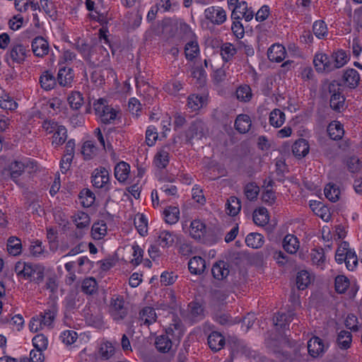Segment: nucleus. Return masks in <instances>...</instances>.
<instances>
[{"label": "nucleus", "instance_id": "f257e3e1", "mask_svg": "<svg viewBox=\"0 0 362 362\" xmlns=\"http://www.w3.org/2000/svg\"><path fill=\"white\" fill-rule=\"evenodd\" d=\"M184 327L181 321L174 319L168 328L165 333L156 338L155 346L160 353H168L171 351L173 344H178L184 334Z\"/></svg>", "mask_w": 362, "mask_h": 362}, {"label": "nucleus", "instance_id": "f03ea898", "mask_svg": "<svg viewBox=\"0 0 362 362\" xmlns=\"http://www.w3.org/2000/svg\"><path fill=\"white\" fill-rule=\"evenodd\" d=\"M335 260L338 264L344 262L347 269L354 271L358 264V258L354 250L349 248L348 242H343L336 251Z\"/></svg>", "mask_w": 362, "mask_h": 362}, {"label": "nucleus", "instance_id": "7ed1b4c3", "mask_svg": "<svg viewBox=\"0 0 362 362\" xmlns=\"http://www.w3.org/2000/svg\"><path fill=\"white\" fill-rule=\"evenodd\" d=\"M327 90L330 94V107L337 112L344 110L346 109L345 97L342 95L341 84L337 81H332L329 83Z\"/></svg>", "mask_w": 362, "mask_h": 362}, {"label": "nucleus", "instance_id": "20e7f679", "mask_svg": "<svg viewBox=\"0 0 362 362\" xmlns=\"http://www.w3.org/2000/svg\"><path fill=\"white\" fill-rule=\"evenodd\" d=\"M30 50L27 47L21 43L14 44L5 55V59L8 64H22L25 62Z\"/></svg>", "mask_w": 362, "mask_h": 362}, {"label": "nucleus", "instance_id": "39448f33", "mask_svg": "<svg viewBox=\"0 0 362 362\" xmlns=\"http://www.w3.org/2000/svg\"><path fill=\"white\" fill-rule=\"evenodd\" d=\"M91 182L94 187L101 189L103 192L111 189L110 174L105 168L100 167L93 170L91 176Z\"/></svg>", "mask_w": 362, "mask_h": 362}, {"label": "nucleus", "instance_id": "423d86ee", "mask_svg": "<svg viewBox=\"0 0 362 362\" xmlns=\"http://www.w3.org/2000/svg\"><path fill=\"white\" fill-rule=\"evenodd\" d=\"M36 168V163L27 158L20 161L15 160L9 165L11 177L13 181H16L25 170L28 169V172L30 173L35 170Z\"/></svg>", "mask_w": 362, "mask_h": 362}, {"label": "nucleus", "instance_id": "0eeeda50", "mask_svg": "<svg viewBox=\"0 0 362 362\" xmlns=\"http://www.w3.org/2000/svg\"><path fill=\"white\" fill-rule=\"evenodd\" d=\"M110 313L116 322L123 320L128 313V308L125 305L123 297L117 296L112 298L110 305Z\"/></svg>", "mask_w": 362, "mask_h": 362}, {"label": "nucleus", "instance_id": "6e6552de", "mask_svg": "<svg viewBox=\"0 0 362 362\" xmlns=\"http://www.w3.org/2000/svg\"><path fill=\"white\" fill-rule=\"evenodd\" d=\"M206 135V125L201 120H194L185 133L186 141L192 144L193 139H202Z\"/></svg>", "mask_w": 362, "mask_h": 362}, {"label": "nucleus", "instance_id": "1a4fd4ad", "mask_svg": "<svg viewBox=\"0 0 362 362\" xmlns=\"http://www.w3.org/2000/svg\"><path fill=\"white\" fill-rule=\"evenodd\" d=\"M204 13L206 19L214 25H221L226 21V12L219 6H209Z\"/></svg>", "mask_w": 362, "mask_h": 362}, {"label": "nucleus", "instance_id": "9d476101", "mask_svg": "<svg viewBox=\"0 0 362 362\" xmlns=\"http://www.w3.org/2000/svg\"><path fill=\"white\" fill-rule=\"evenodd\" d=\"M327 348L328 346H326L323 340L318 337L314 336L308 341V351L313 358L322 356Z\"/></svg>", "mask_w": 362, "mask_h": 362}, {"label": "nucleus", "instance_id": "9b49d317", "mask_svg": "<svg viewBox=\"0 0 362 362\" xmlns=\"http://www.w3.org/2000/svg\"><path fill=\"white\" fill-rule=\"evenodd\" d=\"M254 12L247 7L246 1H243L237 6L233 8L231 18L232 19L245 18L246 21H250L253 18Z\"/></svg>", "mask_w": 362, "mask_h": 362}, {"label": "nucleus", "instance_id": "f8f14e48", "mask_svg": "<svg viewBox=\"0 0 362 362\" xmlns=\"http://www.w3.org/2000/svg\"><path fill=\"white\" fill-rule=\"evenodd\" d=\"M31 48L35 56L43 57L49 53V43L41 36L35 37L31 42Z\"/></svg>", "mask_w": 362, "mask_h": 362}, {"label": "nucleus", "instance_id": "ddd939ff", "mask_svg": "<svg viewBox=\"0 0 362 362\" xmlns=\"http://www.w3.org/2000/svg\"><path fill=\"white\" fill-rule=\"evenodd\" d=\"M74 74L70 67H60L57 74V83L62 87H71L74 81Z\"/></svg>", "mask_w": 362, "mask_h": 362}, {"label": "nucleus", "instance_id": "4468645a", "mask_svg": "<svg viewBox=\"0 0 362 362\" xmlns=\"http://www.w3.org/2000/svg\"><path fill=\"white\" fill-rule=\"evenodd\" d=\"M313 64L317 71H325L329 72L333 71L332 62L325 54H316L313 59Z\"/></svg>", "mask_w": 362, "mask_h": 362}, {"label": "nucleus", "instance_id": "2eb2a0df", "mask_svg": "<svg viewBox=\"0 0 362 362\" xmlns=\"http://www.w3.org/2000/svg\"><path fill=\"white\" fill-rule=\"evenodd\" d=\"M286 55L285 47L280 44L272 45L267 51V57L272 62H281Z\"/></svg>", "mask_w": 362, "mask_h": 362}, {"label": "nucleus", "instance_id": "dca6fc26", "mask_svg": "<svg viewBox=\"0 0 362 362\" xmlns=\"http://www.w3.org/2000/svg\"><path fill=\"white\" fill-rule=\"evenodd\" d=\"M188 268L191 274L200 275L206 269V261L199 256L193 257L188 262Z\"/></svg>", "mask_w": 362, "mask_h": 362}, {"label": "nucleus", "instance_id": "f3484780", "mask_svg": "<svg viewBox=\"0 0 362 362\" xmlns=\"http://www.w3.org/2000/svg\"><path fill=\"white\" fill-rule=\"evenodd\" d=\"M343 81L351 89L356 88L360 81V75L354 69H349L344 73Z\"/></svg>", "mask_w": 362, "mask_h": 362}, {"label": "nucleus", "instance_id": "a211bd4d", "mask_svg": "<svg viewBox=\"0 0 362 362\" xmlns=\"http://www.w3.org/2000/svg\"><path fill=\"white\" fill-rule=\"evenodd\" d=\"M237 52V48L230 42H223L220 47L221 56L224 62H231Z\"/></svg>", "mask_w": 362, "mask_h": 362}, {"label": "nucleus", "instance_id": "6ab92c4d", "mask_svg": "<svg viewBox=\"0 0 362 362\" xmlns=\"http://www.w3.org/2000/svg\"><path fill=\"white\" fill-rule=\"evenodd\" d=\"M207 340L209 348L214 351L221 350L225 344L224 337L218 332H212L209 335Z\"/></svg>", "mask_w": 362, "mask_h": 362}, {"label": "nucleus", "instance_id": "aec40b11", "mask_svg": "<svg viewBox=\"0 0 362 362\" xmlns=\"http://www.w3.org/2000/svg\"><path fill=\"white\" fill-rule=\"evenodd\" d=\"M309 149V144L304 139L297 140L292 146L293 153L298 158L305 157L308 153Z\"/></svg>", "mask_w": 362, "mask_h": 362}, {"label": "nucleus", "instance_id": "412c9836", "mask_svg": "<svg viewBox=\"0 0 362 362\" xmlns=\"http://www.w3.org/2000/svg\"><path fill=\"white\" fill-rule=\"evenodd\" d=\"M57 80L49 71H44L40 76V83L41 87L45 90L53 89L57 85Z\"/></svg>", "mask_w": 362, "mask_h": 362}, {"label": "nucleus", "instance_id": "4be33fe9", "mask_svg": "<svg viewBox=\"0 0 362 362\" xmlns=\"http://www.w3.org/2000/svg\"><path fill=\"white\" fill-rule=\"evenodd\" d=\"M252 125L250 117L247 115H239L235 121V128L240 134L247 132Z\"/></svg>", "mask_w": 362, "mask_h": 362}, {"label": "nucleus", "instance_id": "5701e85b", "mask_svg": "<svg viewBox=\"0 0 362 362\" xmlns=\"http://www.w3.org/2000/svg\"><path fill=\"white\" fill-rule=\"evenodd\" d=\"M211 273L213 276L218 280L225 279L229 274L228 264L224 261L216 262L213 265Z\"/></svg>", "mask_w": 362, "mask_h": 362}, {"label": "nucleus", "instance_id": "b1692460", "mask_svg": "<svg viewBox=\"0 0 362 362\" xmlns=\"http://www.w3.org/2000/svg\"><path fill=\"white\" fill-rule=\"evenodd\" d=\"M300 245L298 238L292 235L287 234L283 240L284 249L290 254H295L299 249Z\"/></svg>", "mask_w": 362, "mask_h": 362}, {"label": "nucleus", "instance_id": "393cba45", "mask_svg": "<svg viewBox=\"0 0 362 362\" xmlns=\"http://www.w3.org/2000/svg\"><path fill=\"white\" fill-rule=\"evenodd\" d=\"M130 165L124 161H121L115 167V177L119 182H124L129 177Z\"/></svg>", "mask_w": 362, "mask_h": 362}, {"label": "nucleus", "instance_id": "a878e982", "mask_svg": "<svg viewBox=\"0 0 362 362\" xmlns=\"http://www.w3.org/2000/svg\"><path fill=\"white\" fill-rule=\"evenodd\" d=\"M176 238L175 234L168 230L160 231L157 238L158 245L162 247H169L173 245Z\"/></svg>", "mask_w": 362, "mask_h": 362}, {"label": "nucleus", "instance_id": "bb28decb", "mask_svg": "<svg viewBox=\"0 0 362 362\" xmlns=\"http://www.w3.org/2000/svg\"><path fill=\"white\" fill-rule=\"evenodd\" d=\"M157 315L152 307H145L139 312V320L144 325H151L156 321Z\"/></svg>", "mask_w": 362, "mask_h": 362}, {"label": "nucleus", "instance_id": "cd10ccee", "mask_svg": "<svg viewBox=\"0 0 362 362\" xmlns=\"http://www.w3.org/2000/svg\"><path fill=\"white\" fill-rule=\"evenodd\" d=\"M188 317L192 322H197L204 317V310L202 306L195 302H191L188 305Z\"/></svg>", "mask_w": 362, "mask_h": 362}, {"label": "nucleus", "instance_id": "c85d7f7f", "mask_svg": "<svg viewBox=\"0 0 362 362\" xmlns=\"http://www.w3.org/2000/svg\"><path fill=\"white\" fill-rule=\"evenodd\" d=\"M161 26L163 33L168 37H173L177 32L178 22L171 18H165L162 21Z\"/></svg>", "mask_w": 362, "mask_h": 362}, {"label": "nucleus", "instance_id": "c756f323", "mask_svg": "<svg viewBox=\"0 0 362 362\" xmlns=\"http://www.w3.org/2000/svg\"><path fill=\"white\" fill-rule=\"evenodd\" d=\"M169 146H164L155 156L156 165L160 169H164L169 163Z\"/></svg>", "mask_w": 362, "mask_h": 362}, {"label": "nucleus", "instance_id": "7c9ffc66", "mask_svg": "<svg viewBox=\"0 0 362 362\" xmlns=\"http://www.w3.org/2000/svg\"><path fill=\"white\" fill-rule=\"evenodd\" d=\"M57 313V306L54 303H52L49 309L45 310L43 313H40L39 318L44 326L49 327L52 324Z\"/></svg>", "mask_w": 362, "mask_h": 362}, {"label": "nucleus", "instance_id": "2f4dec72", "mask_svg": "<svg viewBox=\"0 0 362 362\" xmlns=\"http://www.w3.org/2000/svg\"><path fill=\"white\" fill-rule=\"evenodd\" d=\"M269 220V216L266 208L260 207L255 210L253 213V221L256 225L264 226L268 223Z\"/></svg>", "mask_w": 362, "mask_h": 362}, {"label": "nucleus", "instance_id": "473e14b6", "mask_svg": "<svg viewBox=\"0 0 362 362\" xmlns=\"http://www.w3.org/2000/svg\"><path fill=\"white\" fill-rule=\"evenodd\" d=\"M6 248L8 252L11 255H20L22 251L21 240L16 236H11L7 240Z\"/></svg>", "mask_w": 362, "mask_h": 362}, {"label": "nucleus", "instance_id": "72a5a7b5", "mask_svg": "<svg viewBox=\"0 0 362 362\" xmlns=\"http://www.w3.org/2000/svg\"><path fill=\"white\" fill-rule=\"evenodd\" d=\"M264 243V237L258 233H250L245 238L246 245L252 248H260Z\"/></svg>", "mask_w": 362, "mask_h": 362}, {"label": "nucleus", "instance_id": "f704fd0d", "mask_svg": "<svg viewBox=\"0 0 362 362\" xmlns=\"http://www.w3.org/2000/svg\"><path fill=\"white\" fill-rule=\"evenodd\" d=\"M190 235L194 239H200L206 232V226L199 220H194L190 224Z\"/></svg>", "mask_w": 362, "mask_h": 362}, {"label": "nucleus", "instance_id": "c9c22d12", "mask_svg": "<svg viewBox=\"0 0 362 362\" xmlns=\"http://www.w3.org/2000/svg\"><path fill=\"white\" fill-rule=\"evenodd\" d=\"M98 291V283L95 278H85L81 284V291L86 295H93Z\"/></svg>", "mask_w": 362, "mask_h": 362}, {"label": "nucleus", "instance_id": "e433bc0d", "mask_svg": "<svg viewBox=\"0 0 362 362\" xmlns=\"http://www.w3.org/2000/svg\"><path fill=\"white\" fill-rule=\"evenodd\" d=\"M286 119L285 114L279 109L273 110L269 115V124L276 127H280L283 125Z\"/></svg>", "mask_w": 362, "mask_h": 362}, {"label": "nucleus", "instance_id": "4c0bfd02", "mask_svg": "<svg viewBox=\"0 0 362 362\" xmlns=\"http://www.w3.org/2000/svg\"><path fill=\"white\" fill-rule=\"evenodd\" d=\"M72 221L79 229L88 228L90 224V217L83 211H78L72 217Z\"/></svg>", "mask_w": 362, "mask_h": 362}, {"label": "nucleus", "instance_id": "58836bf2", "mask_svg": "<svg viewBox=\"0 0 362 362\" xmlns=\"http://www.w3.org/2000/svg\"><path fill=\"white\" fill-rule=\"evenodd\" d=\"M206 104V98L204 95L192 94L188 97L187 105L192 110H198Z\"/></svg>", "mask_w": 362, "mask_h": 362}, {"label": "nucleus", "instance_id": "ea45409f", "mask_svg": "<svg viewBox=\"0 0 362 362\" xmlns=\"http://www.w3.org/2000/svg\"><path fill=\"white\" fill-rule=\"evenodd\" d=\"M352 334L346 330H341L339 332L337 342L341 349H347L351 346Z\"/></svg>", "mask_w": 362, "mask_h": 362}, {"label": "nucleus", "instance_id": "a19ab883", "mask_svg": "<svg viewBox=\"0 0 362 362\" xmlns=\"http://www.w3.org/2000/svg\"><path fill=\"white\" fill-rule=\"evenodd\" d=\"M333 70L344 66L348 61V56L345 51L339 50L332 55Z\"/></svg>", "mask_w": 362, "mask_h": 362}, {"label": "nucleus", "instance_id": "79ce46f5", "mask_svg": "<svg viewBox=\"0 0 362 362\" xmlns=\"http://www.w3.org/2000/svg\"><path fill=\"white\" fill-rule=\"evenodd\" d=\"M185 53L187 59L193 60L199 53V44L195 40H191L185 45Z\"/></svg>", "mask_w": 362, "mask_h": 362}, {"label": "nucleus", "instance_id": "37998d69", "mask_svg": "<svg viewBox=\"0 0 362 362\" xmlns=\"http://www.w3.org/2000/svg\"><path fill=\"white\" fill-rule=\"evenodd\" d=\"M29 251L30 255L35 258L45 257L47 253L45 247L42 246V243L38 240L31 242Z\"/></svg>", "mask_w": 362, "mask_h": 362}, {"label": "nucleus", "instance_id": "c03bdc74", "mask_svg": "<svg viewBox=\"0 0 362 362\" xmlns=\"http://www.w3.org/2000/svg\"><path fill=\"white\" fill-rule=\"evenodd\" d=\"M226 210L230 216H236L241 209L240 201L236 197H230L226 204Z\"/></svg>", "mask_w": 362, "mask_h": 362}, {"label": "nucleus", "instance_id": "a18cd8bd", "mask_svg": "<svg viewBox=\"0 0 362 362\" xmlns=\"http://www.w3.org/2000/svg\"><path fill=\"white\" fill-rule=\"evenodd\" d=\"M52 145L58 147L62 145L67 139V130L64 126H59L52 136Z\"/></svg>", "mask_w": 362, "mask_h": 362}, {"label": "nucleus", "instance_id": "49530a36", "mask_svg": "<svg viewBox=\"0 0 362 362\" xmlns=\"http://www.w3.org/2000/svg\"><path fill=\"white\" fill-rule=\"evenodd\" d=\"M311 282V276L306 270H301L296 276V285L299 290L305 289Z\"/></svg>", "mask_w": 362, "mask_h": 362}, {"label": "nucleus", "instance_id": "de8ad7c7", "mask_svg": "<svg viewBox=\"0 0 362 362\" xmlns=\"http://www.w3.org/2000/svg\"><path fill=\"white\" fill-rule=\"evenodd\" d=\"M236 98L244 103L250 101L252 97L251 88L248 85H241L236 90Z\"/></svg>", "mask_w": 362, "mask_h": 362}, {"label": "nucleus", "instance_id": "09e8293b", "mask_svg": "<svg viewBox=\"0 0 362 362\" xmlns=\"http://www.w3.org/2000/svg\"><path fill=\"white\" fill-rule=\"evenodd\" d=\"M164 215L167 223H176L180 218V209L176 206H169L165 209Z\"/></svg>", "mask_w": 362, "mask_h": 362}, {"label": "nucleus", "instance_id": "8fccbe9b", "mask_svg": "<svg viewBox=\"0 0 362 362\" xmlns=\"http://www.w3.org/2000/svg\"><path fill=\"white\" fill-rule=\"evenodd\" d=\"M324 193L326 198L328 199L332 202H336L339 199V188L334 184H327L325 187Z\"/></svg>", "mask_w": 362, "mask_h": 362}, {"label": "nucleus", "instance_id": "3c124183", "mask_svg": "<svg viewBox=\"0 0 362 362\" xmlns=\"http://www.w3.org/2000/svg\"><path fill=\"white\" fill-rule=\"evenodd\" d=\"M68 103L73 110H78L83 104V98L78 91H73L67 98Z\"/></svg>", "mask_w": 362, "mask_h": 362}, {"label": "nucleus", "instance_id": "603ef678", "mask_svg": "<svg viewBox=\"0 0 362 362\" xmlns=\"http://www.w3.org/2000/svg\"><path fill=\"white\" fill-rule=\"evenodd\" d=\"M329 136L333 140H339L344 134L342 125L339 122L330 123L327 128Z\"/></svg>", "mask_w": 362, "mask_h": 362}, {"label": "nucleus", "instance_id": "864d4df0", "mask_svg": "<svg viewBox=\"0 0 362 362\" xmlns=\"http://www.w3.org/2000/svg\"><path fill=\"white\" fill-rule=\"evenodd\" d=\"M350 285L349 279L344 275H338L334 280L335 291L338 293H344Z\"/></svg>", "mask_w": 362, "mask_h": 362}, {"label": "nucleus", "instance_id": "5fc2aeb1", "mask_svg": "<svg viewBox=\"0 0 362 362\" xmlns=\"http://www.w3.org/2000/svg\"><path fill=\"white\" fill-rule=\"evenodd\" d=\"M73 46L84 58H90V46L84 40L78 37Z\"/></svg>", "mask_w": 362, "mask_h": 362}, {"label": "nucleus", "instance_id": "6e6d98bb", "mask_svg": "<svg viewBox=\"0 0 362 362\" xmlns=\"http://www.w3.org/2000/svg\"><path fill=\"white\" fill-rule=\"evenodd\" d=\"M310 256L313 263L322 268L325 261L324 250L322 247L313 249L311 251Z\"/></svg>", "mask_w": 362, "mask_h": 362}, {"label": "nucleus", "instance_id": "4d7b16f0", "mask_svg": "<svg viewBox=\"0 0 362 362\" xmlns=\"http://www.w3.org/2000/svg\"><path fill=\"white\" fill-rule=\"evenodd\" d=\"M191 76L197 80V83L199 86H203L205 84L206 73L202 66H195L192 68Z\"/></svg>", "mask_w": 362, "mask_h": 362}, {"label": "nucleus", "instance_id": "13d9d810", "mask_svg": "<svg viewBox=\"0 0 362 362\" xmlns=\"http://www.w3.org/2000/svg\"><path fill=\"white\" fill-rule=\"evenodd\" d=\"M79 199L83 206L89 207L95 202V194L90 189H84L80 192Z\"/></svg>", "mask_w": 362, "mask_h": 362}, {"label": "nucleus", "instance_id": "bf43d9fd", "mask_svg": "<svg viewBox=\"0 0 362 362\" xmlns=\"http://www.w3.org/2000/svg\"><path fill=\"white\" fill-rule=\"evenodd\" d=\"M313 31L319 39L323 38L327 35V28L323 21H316L313 25Z\"/></svg>", "mask_w": 362, "mask_h": 362}, {"label": "nucleus", "instance_id": "052dcab7", "mask_svg": "<svg viewBox=\"0 0 362 362\" xmlns=\"http://www.w3.org/2000/svg\"><path fill=\"white\" fill-rule=\"evenodd\" d=\"M293 315V313L291 312H288V313H278L276 319L274 320L275 322V325L285 329L286 325L292 320Z\"/></svg>", "mask_w": 362, "mask_h": 362}, {"label": "nucleus", "instance_id": "680f3d73", "mask_svg": "<svg viewBox=\"0 0 362 362\" xmlns=\"http://www.w3.org/2000/svg\"><path fill=\"white\" fill-rule=\"evenodd\" d=\"M107 226L105 223H94L92 226V235L95 239L100 240L105 235Z\"/></svg>", "mask_w": 362, "mask_h": 362}, {"label": "nucleus", "instance_id": "e2e57ef3", "mask_svg": "<svg viewBox=\"0 0 362 362\" xmlns=\"http://www.w3.org/2000/svg\"><path fill=\"white\" fill-rule=\"evenodd\" d=\"M85 159H90L97 153V147L93 141H86L82 147L81 151Z\"/></svg>", "mask_w": 362, "mask_h": 362}, {"label": "nucleus", "instance_id": "0e129e2a", "mask_svg": "<svg viewBox=\"0 0 362 362\" xmlns=\"http://www.w3.org/2000/svg\"><path fill=\"white\" fill-rule=\"evenodd\" d=\"M134 225H135V227L137 229L139 233L141 236H144L147 234L148 223H147V220L144 217V216L141 215L138 217V218H135L134 219Z\"/></svg>", "mask_w": 362, "mask_h": 362}, {"label": "nucleus", "instance_id": "69168bd1", "mask_svg": "<svg viewBox=\"0 0 362 362\" xmlns=\"http://www.w3.org/2000/svg\"><path fill=\"white\" fill-rule=\"evenodd\" d=\"M32 341L36 349L44 351L47 348L48 340L44 334H37L33 337Z\"/></svg>", "mask_w": 362, "mask_h": 362}, {"label": "nucleus", "instance_id": "338daca9", "mask_svg": "<svg viewBox=\"0 0 362 362\" xmlns=\"http://www.w3.org/2000/svg\"><path fill=\"white\" fill-rule=\"evenodd\" d=\"M158 139L157 129L154 126H149L146 132V143L148 146H153Z\"/></svg>", "mask_w": 362, "mask_h": 362}, {"label": "nucleus", "instance_id": "774afa93", "mask_svg": "<svg viewBox=\"0 0 362 362\" xmlns=\"http://www.w3.org/2000/svg\"><path fill=\"white\" fill-rule=\"evenodd\" d=\"M182 88V84L180 81L171 80L164 87L166 92L171 95L177 94Z\"/></svg>", "mask_w": 362, "mask_h": 362}]
</instances>
